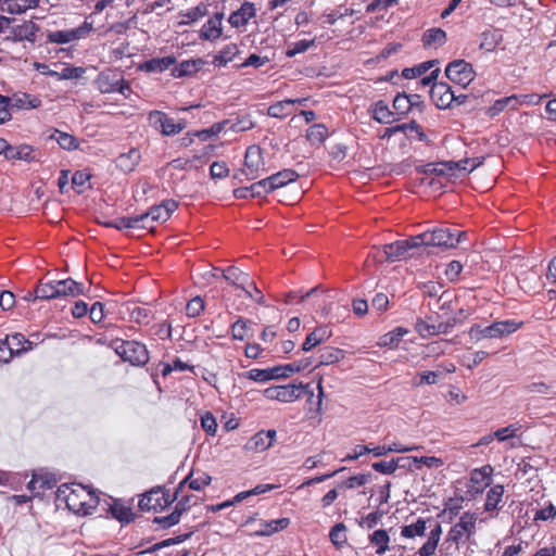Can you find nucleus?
I'll use <instances>...</instances> for the list:
<instances>
[{"label": "nucleus", "mask_w": 556, "mask_h": 556, "mask_svg": "<svg viewBox=\"0 0 556 556\" xmlns=\"http://www.w3.org/2000/svg\"><path fill=\"white\" fill-rule=\"evenodd\" d=\"M56 496L71 511L83 516L92 514L99 503L98 496L81 484H62Z\"/></svg>", "instance_id": "obj_1"}, {"label": "nucleus", "mask_w": 556, "mask_h": 556, "mask_svg": "<svg viewBox=\"0 0 556 556\" xmlns=\"http://www.w3.org/2000/svg\"><path fill=\"white\" fill-rule=\"evenodd\" d=\"M429 529L427 541L418 549V556H432L434 555L442 535V526L434 519L418 518L414 523L402 527L401 535L403 538L413 539L416 536H424L426 530Z\"/></svg>", "instance_id": "obj_2"}, {"label": "nucleus", "mask_w": 556, "mask_h": 556, "mask_svg": "<svg viewBox=\"0 0 556 556\" xmlns=\"http://www.w3.org/2000/svg\"><path fill=\"white\" fill-rule=\"evenodd\" d=\"M477 515L465 511L459 520L450 529L446 538L440 546V552L453 554L458 551V544L469 540L476 533Z\"/></svg>", "instance_id": "obj_3"}, {"label": "nucleus", "mask_w": 556, "mask_h": 556, "mask_svg": "<svg viewBox=\"0 0 556 556\" xmlns=\"http://www.w3.org/2000/svg\"><path fill=\"white\" fill-rule=\"evenodd\" d=\"M419 247H435L451 249L466 238V232H453L450 228H437L417 235Z\"/></svg>", "instance_id": "obj_4"}, {"label": "nucleus", "mask_w": 556, "mask_h": 556, "mask_svg": "<svg viewBox=\"0 0 556 556\" xmlns=\"http://www.w3.org/2000/svg\"><path fill=\"white\" fill-rule=\"evenodd\" d=\"M111 346L117 355L134 366H144L149 362L148 349L141 342L114 339L111 342Z\"/></svg>", "instance_id": "obj_5"}, {"label": "nucleus", "mask_w": 556, "mask_h": 556, "mask_svg": "<svg viewBox=\"0 0 556 556\" xmlns=\"http://www.w3.org/2000/svg\"><path fill=\"white\" fill-rule=\"evenodd\" d=\"M266 173L263 151L258 146H250L244 154L243 168L235 175V178L244 176L248 180H255Z\"/></svg>", "instance_id": "obj_6"}, {"label": "nucleus", "mask_w": 556, "mask_h": 556, "mask_svg": "<svg viewBox=\"0 0 556 556\" xmlns=\"http://www.w3.org/2000/svg\"><path fill=\"white\" fill-rule=\"evenodd\" d=\"M521 323H516L515 320H503L493 323L490 326L481 327L479 325H475L469 330V336L471 339L479 341L485 338H501L506 334H510L519 329Z\"/></svg>", "instance_id": "obj_7"}, {"label": "nucleus", "mask_w": 556, "mask_h": 556, "mask_svg": "<svg viewBox=\"0 0 556 556\" xmlns=\"http://www.w3.org/2000/svg\"><path fill=\"white\" fill-rule=\"evenodd\" d=\"M308 384L302 383H289L285 386H274L264 390V396L271 401H278L281 403H292L301 399L304 393L313 395V391H308Z\"/></svg>", "instance_id": "obj_8"}, {"label": "nucleus", "mask_w": 556, "mask_h": 556, "mask_svg": "<svg viewBox=\"0 0 556 556\" xmlns=\"http://www.w3.org/2000/svg\"><path fill=\"white\" fill-rule=\"evenodd\" d=\"M177 207L178 203L175 200H165L160 205H154L146 213L139 214L140 224L146 225L143 229H152L154 222L164 223L168 220Z\"/></svg>", "instance_id": "obj_9"}, {"label": "nucleus", "mask_w": 556, "mask_h": 556, "mask_svg": "<svg viewBox=\"0 0 556 556\" xmlns=\"http://www.w3.org/2000/svg\"><path fill=\"white\" fill-rule=\"evenodd\" d=\"M149 124L164 136H175L187 127L185 119L175 122L174 118L161 111H152L148 116Z\"/></svg>", "instance_id": "obj_10"}, {"label": "nucleus", "mask_w": 556, "mask_h": 556, "mask_svg": "<svg viewBox=\"0 0 556 556\" xmlns=\"http://www.w3.org/2000/svg\"><path fill=\"white\" fill-rule=\"evenodd\" d=\"M445 75L452 83L466 88L475 79L476 72L465 60H454L447 64Z\"/></svg>", "instance_id": "obj_11"}, {"label": "nucleus", "mask_w": 556, "mask_h": 556, "mask_svg": "<svg viewBox=\"0 0 556 556\" xmlns=\"http://www.w3.org/2000/svg\"><path fill=\"white\" fill-rule=\"evenodd\" d=\"M417 236L409 237L408 239L397 240L392 243H388L383 245V253L387 261L394 262L400 258H405L410 256L409 253L412 250H415L419 247Z\"/></svg>", "instance_id": "obj_12"}, {"label": "nucleus", "mask_w": 556, "mask_h": 556, "mask_svg": "<svg viewBox=\"0 0 556 556\" xmlns=\"http://www.w3.org/2000/svg\"><path fill=\"white\" fill-rule=\"evenodd\" d=\"M92 30V24L84 22L79 27L66 30L50 31L47 39L51 43L64 45L85 38Z\"/></svg>", "instance_id": "obj_13"}, {"label": "nucleus", "mask_w": 556, "mask_h": 556, "mask_svg": "<svg viewBox=\"0 0 556 556\" xmlns=\"http://www.w3.org/2000/svg\"><path fill=\"white\" fill-rule=\"evenodd\" d=\"M430 97L435 106L445 110L452 106L455 100V93L451 86L445 83L433 84L430 89Z\"/></svg>", "instance_id": "obj_14"}, {"label": "nucleus", "mask_w": 556, "mask_h": 556, "mask_svg": "<svg viewBox=\"0 0 556 556\" xmlns=\"http://www.w3.org/2000/svg\"><path fill=\"white\" fill-rule=\"evenodd\" d=\"M122 80L123 75L121 72L116 70H105L98 75L94 84L101 93H112L116 91L117 85L122 83Z\"/></svg>", "instance_id": "obj_15"}, {"label": "nucleus", "mask_w": 556, "mask_h": 556, "mask_svg": "<svg viewBox=\"0 0 556 556\" xmlns=\"http://www.w3.org/2000/svg\"><path fill=\"white\" fill-rule=\"evenodd\" d=\"M277 432L274 429L261 430L256 432L245 444V448L251 452H264L275 442Z\"/></svg>", "instance_id": "obj_16"}, {"label": "nucleus", "mask_w": 556, "mask_h": 556, "mask_svg": "<svg viewBox=\"0 0 556 556\" xmlns=\"http://www.w3.org/2000/svg\"><path fill=\"white\" fill-rule=\"evenodd\" d=\"M465 164L468 161H464ZM463 162H438V163H429L422 166V172L426 175H437V176H452L455 174L456 169H466V166L462 165Z\"/></svg>", "instance_id": "obj_17"}, {"label": "nucleus", "mask_w": 556, "mask_h": 556, "mask_svg": "<svg viewBox=\"0 0 556 556\" xmlns=\"http://www.w3.org/2000/svg\"><path fill=\"white\" fill-rule=\"evenodd\" d=\"M223 13H215L213 17L206 21L200 30V38L203 40L215 41L223 34Z\"/></svg>", "instance_id": "obj_18"}, {"label": "nucleus", "mask_w": 556, "mask_h": 556, "mask_svg": "<svg viewBox=\"0 0 556 556\" xmlns=\"http://www.w3.org/2000/svg\"><path fill=\"white\" fill-rule=\"evenodd\" d=\"M255 15L256 9L254 3L245 1L237 11L230 14L228 22L232 27L239 28L245 26Z\"/></svg>", "instance_id": "obj_19"}, {"label": "nucleus", "mask_w": 556, "mask_h": 556, "mask_svg": "<svg viewBox=\"0 0 556 556\" xmlns=\"http://www.w3.org/2000/svg\"><path fill=\"white\" fill-rule=\"evenodd\" d=\"M39 31V26L33 21H25L20 25L11 28V39L13 41L27 40L29 42L36 41V34Z\"/></svg>", "instance_id": "obj_20"}, {"label": "nucleus", "mask_w": 556, "mask_h": 556, "mask_svg": "<svg viewBox=\"0 0 556 556\" xmlns=\"http://www.w3.org/2000/svg\"><path fill=\"white\" fill-rule=\"evenodd\" d=\"M519 285L525 292L533 294L543 289L544 281L540 271L531 268L521 275Z\"/></svg>", "instance_id": "obj_21"}, {"label": "nucleus", "mask_w": 556, "mask_h": 556, "mask_svg": "<svg viewBox=\"0 0 556 556\" xmlns=\"http://www.w3.org/2000/svg\"><path fill=\"white\" fill-rule=\"evenodd\" d=\"M503 41L501 29L489 26L480 34L479 49L484 52H493Z\"/></svg>", "instance_id": "obj_22"}, {"label": "nucleus", "mask_w": 556, "mask_h": 556, "mask_svg": "<svg viewBox=\"0 0 556 556\" xmlns=\"http://www.w3.org/2000/svg\"><path fill=\"white\" fill-rule=\"evenodd\" d=\"M141 160V153L138 149L131 148L128 152L122 153L117 156L115 163L116 167L123 173H131L136 169Z\"/></svg>", "instance_id": "obj_23"}, {"label": "nucleus", "mask_w": 556, "mask_h": 556, "mask_svg": "<svg viewBox=\"0 0 556 556\" xmlns=\"http://www.w3.org/2000/svg\"><path fill=\"white\" fill-rule=\"evenodd\" d=\"M40 0H0V11L9 14H22L28 9H35Z\"/></svg>", "instance_id": "obj_24"}, {"label": "nucleus", "mask_w": 556, "mask_h": 556, "mask_svg": "<svg viewBox=\"0 0 556 556\" xmlns=\"http://www.w3.org/2000/svg\"><path fill=\"white\" fill-rule=\"evenodd\" d=\"M305 99H286L282 101H278L269 105L267 110V115L274 118H285L292 113V108L294 104H302Z\"/></svg>", "instance_id": "obj_25"}, {"label": "nucleus", "mask_w": 556, "mask_h": 556, "mask_svg": "<svg viewBox=\"0 0 556 556\" xmlns=\"http://www.w3.org/2000/svg\"><path fill=\"white\" fill-rule=\"evenodd\" d=\"M56 298H75L84 294V286L72 278L55 280Z\"/></svg>", "instance_id": "obj_26"}, {"label": "nucleus", "mask_w": 556, "mask_h": 556, "mask_svg": "<svg viewBox=\"0 0 556 556\" xmlns=\"http://www.w3.org/2000/svg\"><path fill=\"white\" fill-rule=\"evenodd\" d=\"M332 334L331 329L328 326H319L315 328L311 333L307 334L302 345V351L308 352L318 344L328 340Z\"/></svg>", "instance_id": "obj_27"}, {"label": "nucleus", "mask_w": 556, "mask_h": 556, "mask_svg": "<svg viewBox=\"0 0 556 556\" xmlns=\"http://www.w3.org/2000/svg\"><path fill=\"white\" fill-rule=\"evenodd\" d=\"M168 503H170V501L165 498V493L163 491L152 490L140 500L139 506L141 509L156 510L159 507H163Z\"/></svg>", "instance_id": "obj_28"}, {"label": "nucleus", "mask_w": 556, "mask_h": 556, "mask_svg": "<svg viewBox=\"0 0 556 556\" xmlns=\"http://www.w3.org/2000/svg\"><path fill=\"white\" fill-rule=\"evenodd\" d=\"M176 63V58L174 55H166L163 58H153L140 65V70L148 73H162L168 70L172 65Z\"/></svg>", "instance_id": "obj_29"}, {"label": "nucleus", "mask_w": 556, "mask_h": 556, "mask_svg": "<svg viewBox=\"0 0 556 556\" xmlns=\"http://www.w3.org/2000/svg\"><path fill=\"white\" fill-rule=\"evenodd\" d=\"M55 485V479L47 475H33L31 480L27 484V489L36 496L42 495L46 490Z\"/></svg>", "instance_id": "obj_30"}, {"label": "nucleus", "mask_w": 556, "mask_h": 556, "mask_svg": "<svg viewBox=\"0 0 556 556\" xmlns=\"http://www.w3.org/2000/svg\"><path fill=\"white\" fill-rule=\"evenodd\" d=\"M12 108L27 110L37 109L41 105V100L37 96L25 92H16L10 98Z\"/></svg>", "instance_id": "obj_31"}, {"label": "nucleus", "mask_w": 556, "mask_h": 556, "mask_svg": "<svg viewBox=\"0 0 556 556\" xmlns=\"http://www.w3.org/2000/svg\"><path fill=\"white\" fill-rule=\"evenodd\" d=\"M290 525L289 518H279L269 521H261L260 529L255 531L257 536H269L286 529Z\"/></svg>", "instance_id": "obj_32"}, {"label": "nucleus", "mask_w": 556, "mask_h": 556, "mask_svg": "<svg viewBox=\"0 0 556 556\" xmlns=\"http://www.w3.org/2000/svg\"><path fill=\"white\" fill-rule=\"evenodd\" d=\"M223 278L228 281L230 285L244 289V287L249 283V275L240 270L236 266H228L223 269Z\"/></svg>", "instance_id": "obj_33"}, {"label": "nucleus", "mask_w": 556, "mask_h": 556, "mask_svg": "<svg viewBox=\"0 0 556 556\" xmlns=\"http://www.w3.org/2000/svg\"><path fill=\"white\" fill-rule=\"evenodd\" d=\"M105 227L117 230L124 229H142L146 225L140 224L139 215L118 217L114 220L103 223Z\"/></svg>", "instance_id": "obj_34"}, {"label": "nucleus", "mask_w": 556, "mask_h": 556, "mask_svg": "<svg viewBox=\"0 0 556 556\" xmlns=\"http://www.w3.org/2000/svg\"><path fill=\"white\" fill-rule=\"evenodd\" d=\"M492 467L490 465L473 469L470 475V482L477 485L476 491L481 492L491 482Z\"/></svg>", "instance_id": "obj_35"}, {"label": "nucleus", "mask_w": 556, "mask_h": 556, "mask_svg": "<svg viewBox=\"0 0 556 556\" xmlns=\"http://www.w3.org/2000/svg\"><path fill=\"white\" fill-rule=\"evenodd\" d=\"M408 333V329L404 327H396L393 330L384 333L379 338L378 345L380 348H397L403 337Z\"/></svg>", "instance_id": "obj_36"}, {"label": "nucleus", "mask_w": 556, "mask_h": 556, "mask_svg": "<svg viewBox=\"0 0 556 556\" xmlns=\"http://www.w3.org/2000/svg\"><path fill=\"white\" fill-rule=\"evenodd\" d=\"M126 312L129 315L130 321H134L139 325H148L154 317L151 309L135 304L127 305Z\"/></svg>", "instance_id": "obj_37"}, {"label": "nucleus", "mask_w": 556, "mask_h": 556, "mask_svg": "<svg viewBox=\"0 0 556 556\" xmlns=\"http://www.w3.org/2000/svg\"><path fill=\"white\" fill-rule=\"evenodd\" d=\"M7 160H23L26 162H33L35 160L34 150L30 146H11L9 144L5 151Z\"/></svg>", "instance_id": "obj_38"}, {"label": "nucleus", "mask_w": 556, "mask_h": 556, "mask_svg": "<svg viewBox=\"0 0 556 556\" xmlns=\"http://www.w3.org/2000/svg\"><path fill=\"white\" fill-rule=\"evenodd\" d=\"M371 116L380 124H390L394 121V113L389 109L388 104L379 100L371 105Z\"/></svg>", "instance_id": "obj_39"}, {"label": "nucleus", "mask_w": 556, "mask_h": 556, "mask_svg": "<svg viewBox=\"0 0 556 556\" xmlns=\"http://www.w3.org/2000/svg\"><path fill=\"white\" fill-rule=\"evenodd\" d=\"M3 341L8 343L9 348H11L13 356L31 350V342L27 340L22 333H13L8 336L5 339H3Z\"/></svg>", "instance_id": "obj_40"}, {"label": "nucleus", "mask_w": 556, "mask_h": 556, "mask_svg": "<svg viewBox=\"0 0 556 556\" xmlns=\"http://www.w3.org/2000/svg\"><path fill=\"white\" fill-rule=\"evenodd\" d=\"M109 511L121 522H130L134 519L131 508L122 501L113 500L112 504H110Z\"/></svg>", "instance_id": "obj_41"}, {"label": "nucleus", "mask_w": 556, "mask_h": 556, "mask_svg": "<svg viewBox=\"0 0 556 556\" xmlns=\"http://www.w3.org/2000/svg\"><path fill=\"white\" fill-rule=\"evenodd\" d=\"M204 64L202 59H193L182 61L178 66L174 67L172 75L174 77H182L197 73Z\"/></svg>", "instance_id": "obj_42"}, {"label": "nucleus", "mask_w": 556, "mask_h": 556, "mask_svg": "<svg viewBox=\"0 0 556 556\" xmlns=\"http://www.w3.org/2000/svg\"><path fill=\"white\" fill-rule=\"evenodd\" d=\"M298 177L299 175L295 170L287 168L267 177V179L270 181V185H273V190L275 191L289 182L295 181Z\"/></svg>", "instance_id": "obj_43"}, {"label": "nucleus", "mask_w": 556, "mask_h": 556, "mask_svg": "<svg viewBox=\"0 0 556 556\" xmlns=\"http://www.w3.org/2000/svg\"><path fill=\"white\" fill-rule=\"evenodd\" d=\"M212 481V478L211 476H208L207 473L203 472L201 473L199 477H193L192 473H190L188 477H186L178 485L177 490H176V495L177 493L182 490V488L185 486V484H188V486L191 489V490H194V491H200L202 490L204 486L208 485Z\"/></svg>", "instance_id": "obj_44"}, {"label": "nucleus", "mask_w": 556, "mask_h": 556, "mask_svg": "<svg viewBox=\"0 0 556 556\" xmlns=\"http://www.w3.org/2000/svg\"><path fill=\"white\" fill-rule=\"evenodd\" d=\"M446 41V33L441 28H430L422 35L425 47H440Z\"/></svg>", "instance_id": "obj_45"}, {"label": "nucleus", "mask_w": 556, "mask_h": 556, "mask_svg": "<svg viewBox=\"0 0 556 556\" xmlns=\"http://www.w3.org/2000/svg\"><path fill=\"white\" fill-rule=\"evenodd\" d=\"M369 542L377 547L376 553L382 555L389 549L390 536L386 530L378 529L369 535Z\"/></svg>", "instance_id": "obj_46"}, {"label": "nucleus", "mask_w": 556, "mask_h": 556, "mask_svg": "<svg viewBox=\"0 0 556 556\" xmlns=\"http://www.w3.org/2000/svg\"><path fill=\"white\" fill-rule=\"evenodd\" d=\"M344 357V353L342 350L332 348V346H326L320 350L319 353V359L316 365V367L321 365H331Z\"/></svg>", "instance_id": "obj_47"}, {"label": "nucleus", "mask_w": 556, "mask_h": 556, "mask_svg": "<svg viewBox=\"0 0 556 556\" xmlns=\"http://www.w3.org/2000/svg\"><path fill=\"white\" fill-rule=\"evenodd\" d=\"M238 52L239 49L236 43H228L214 56L213 64L215 66H225L233 60Z\"/></svg>", "instance_id": "obj_48"}, {"label": "nucleus", "mask_w": 556, "mask_h": 556, "mask_svg": "<svg viewBox=\"0 0 556 556\" xmlns=\"http://www.w3.org/2000/svg\"><path fill=\"white\" fill-rule=\"evenodd\" d=\"M504 494L503 485L496 484L492 486L486 494L484 510L493 511L498 508V504L502 502V497Z\"/></svg>", "instance_id": "obj_49"}, {"label": "nucleus", "mask_w": 556, "mask_h": 556, "mask_svg": "<svg viewBox=\"0 0 556 556\" xmlns=\"http://www.w3.org/2000/svg\"><path fill=\"white\" fill-rule=\"evenodd\" d=\"M50 139L55 140L64 150L72 151L78 148V141L73 135L63 132L58 129L53 130V132L50 135Z\"/></svg>", "instance_id": "obj_50"}, {"label": "nucleus", "mask_w": 556, "mask_h": 556, "mask_svg": "<svg viewBox=\"0 0 556 556\" xmlns=\"http://www.w3.org/2000/svg\"><path fill=\"white\" fill-rule=\"evenodd\" d=\"M393 109L394 114L399 115V118L407 115L408 113L413 112L412 110V103H409V98L407 93H397L393 100Z\"/></svg>", "instance_id": "obj_51"}, {"label": "nucleus", "mask_w": 556, "mask_h": 556, "mask_svg": "<svg viewBox=\"0 0 556 556\" xmlns=\"http://www.w3.org/2000/svg\"><path fill=\"white\" fill-rule=\"evenodd\" d=\"M328 136V129L323 124H315L306 131V138L312 144L321 143Z\"/></svg>", "instance_id": "obj_52"}, {"label": "nucleus", "mask_w": 556, "mask_h": 556, "mask_svg": "<svg viewBox=\"0 0 556 556\" xmlns=\"http://www.w3.org/2000/svg\"><path fill=\"white\" fill-rule=\"evenodd\" d=\"M55 281L40 282L35 290V298L41 300H52L56 298Z\"/></svg>", "instance_id": "obj_53"}, {"label": "nucleus", "mask_w": 556, "mask_h": 556, "mask_svg": "<svg viewBox=\"0 0 556 556\" xmlns=\"http://www.w3.org/2000/svg\"><path fill=\"white\" fill-rule=\"evenodd\" d=\"M315 45V39H303L299 40L296 42H292L288 45V49L286 50V56L287 58H293L296 54L306 52L309 48H312Z\"/></svg>", "instance_id": "obj_54"}, {"label": "nucleus", "mask_w": 556, "mask_h": 556, "mask_svg": "<svg viewBox=\"0 0 556 556\" xmlns=\"http://www.w3.org/2000/svg\"><path fill=\"white\" fill-rule=\"evenodd\" d=\"M331 543L337 547H342L346 541V527L340 522L332 527L329 533Z\"/></svg>", "instance_id": "obj_55"}, {"label": "nucleus", "mask_w": 556, "mask_h": 556, "mask_svg": "<svg viewBox=\"0 0 556 556\" xmlns=\"http://www.w3.org/2000/svg\"><path fill=\"white\" fill-rule=\"evenodd\" d=\"M434 61L422 62L413 67H406L402 72V76L406 79H413L426 74L433 65Z\"/></svg>", "instance_id": "obj_56"}, {"label": "nucleus", "mask_w": 556, "mask_h": 556, "mask_svg": "<svg viewBox=\"0 0 556 556\" xmlns=\"http://www.w3.org/2000/svg\"><path fill=\"white\" fill-rule=\"evenodd\" d=\"M91 178V174L87 170H77L72 177L73 188L76 189L77 193H83L86 189H88L89 180Z\"/></svg>", "instance_id": "obj_57"}, {"label": "nucleus", "mask_w": 556, "mask_h": 556, "mask_svg": "<svg viewBox=\"0 0 556 556\" xmlns=\"http://www.w3.org/2000/svg\"><path fill=\"white\" fill-rule=\"evenodd\" d=\"M509 102L518 103L519 98L517 96H509L502 99L496 100L489 109L488 114L491 117L498 115L506 108H508Z\"/></svg>", "instance_id": "obj_58"}, {"label": "nucleus", "mask_w": 556, "mask_h": 556, "mask_svg": "<svg viewBox=\"0 0 556 556\" xmlns=\"http://www.w3.org/2000/svg\"><path fill=\"white\" fill-rule=\"evenodd\" d=\"M251 198H261L273 192V185L268 181L267 177L261 179L250 186Z\"/></svg>", "instance_id": "obj_59"}, {"label": "nucleus", "mask_w": 556, "mask_h": 556, "mask_svg": "<svg viewBox=\"0 0 556 556\" xmlns=\"http://www.w3.org/2000/svg\"><path fill=\"white\" fill-rule=\"evenodd\" d=\"M228 123H229V121H223L219 123H215L212 127H210L207 129L198 130L193 135L199 137L201 140L205 141V140L220 134Z\"/></svg>", "instance_id": "obj_60"}, {"label": "nucleus", "mask_w": 556, "mask_h": 556, "mask_svg": "<svg viewBox=\"0 0 556 556\" xmlns=\"http://www.w3.org/2000/svg\"><path fill=\"white\" fill-rule=\"evenodd\" d=\"M205 307L204 300L201 296H194L186 305V314L188 317H198Z\"/></svg>", "instance_id": "obj_61"}, {"label": "nucleus", "mask_w": 556, "mask_h": 556, "mask_svg": "<svg viewBox=\"0 0 556 556\" xmlns=\"http://www.w3.org/2000/svg\"><path fill=\"white\" fill-rule=\"evenodd\" d=\"M521 429V425H519L518 422L516 424H511L507 427H504V428H501V429H497L495 432H494V435L496 438L497 441L500 442H504L510 438H514L517 435V432Z\"/></svg>", "instance_id": "obj_62"}, {"label": "nucleus", "mask_w": 556, "mask_h": 556, "mask_svg": "<svg viewBox=\"0 0 556 556\" xmlns=\"http://www.w3.org/2000/svg\"><path fill=\"white\" fill-rule=\"evenodd\" d=\"M149 336L159 337L162 340L170 339L172 326L167 321H163L157 325H154L150 328Z\"/></svg>", "instance_id": "obj_63"}, {"label": "nucleus", "mask_w": 556, "mask_h": 556, "mask_svg": "<svg viewBox=\"0 0 556 556\" xmlns=\"http://www.w3.org/2000/svg\"><path fill=\"white\" fill-rule=\"evenodd\" d=\"M231 337L235 340L243 341L245 339L248 321L239 317L230 327Z\"/></svg>", "instance_id": "obj_64"}]
</instances>
